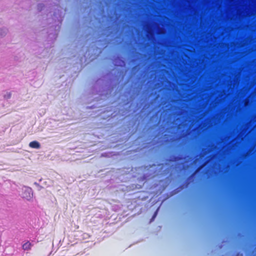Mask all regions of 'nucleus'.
Masks as SVG:
<instances>
[{
  "label": "nucleus",
  "instance_id": "423d86ee",
  "mask_svg": "<svg viewBox=\"0 0 256 256\" xmlns=\"http://www.w3.org/2000/svg\"><path fill=\"white\" fill-rule=\"evenodd\" d=\"M10 94H8V98H10Z\"/></svg>",
  "mask_w": 256,
  "mask_h": 256
},
{
  "label": "nucleus",
  "instance_id": "f257e3e1",
  "mask_svg": "<svg viewBox=\"0 0 256 256\" xmlns=\"http://www.w3.org/2000/svg\"><path fill=\"white\" fill-rule=\"evenodd\" d=\"M32 190L30 188H27L23 194V198L29 200L32 197Z\"/></svg>",
  "mask_w": 256,
  "mask_h": 256
},
{
  "label": "nucleus",
  "instance_id": "f03ea898",
  "mask_svg": "<svg viewBox=\"0 0 256 256\" xmlns=\"http://www.w3.org/2000/svg\"><path fill=\"white\" fill-rule=\"evenodd\" d=\"M29 146L32 148H40V144L36 141V140H34V141H32V142H31L30 144H29Z\"/></svg>",
  "mask_w": 256,
  "mask_h": 256
},
{
  "label": "nucleus",
  "instance_id": "39448f33",
  "mask_svg": "<svg viewBox=\"0 0 256 256\" xmlns=\"http://www.w3.org/2000/svg\"><path fill=\"white\" fill-rule=\"evenodd\" d=\"M115 66H125L126 65H121V64H120V65H114Z\"/></svg>",
  "mask_w": 256,
  "mask_h": 256
},
{
  "label": "nucleus",
  "instance_id": "0eeeda50",
  "mask_svg": "<svg viewBox=\"0 0 256 256\" xmlns=\"http://www.w3.org/2000/svg\"><path fill=\"white\" fill-rule=\"evenodd\" d=\"M198 170H199V168H198L197 170H196V172H198Z\"/></svg>",
  "mask_w": 256,
  "mask_h": 256
},
{
  "label": "nucleus",
  "instance_id": "7ed1b4c3",
  "mask_svg": "<svg viewBox=\"0 0 256 256\" xmlns=\"http://www.w3.org/2000/svg\"><path fill=\"white\" fill-rule=\"evenodd\" d=\"M32 246V244L28 241L22 245V248L24 250H30Z\"/></svg>",
  "mask_w": 256,
  "mask_h": 256
},
{
  "label": "nucleus",
  "instance_id": "20e7f679",
  "mask_svg": "<svg viewBox=\"0 0 256 256\" xmlns=\"http://www.w3.org/2000/svg\"><path fill=\"white\" fill-rule=\"evenodd\" d=\"M8 33V30L6 28H0V36L2 37H4Z\"/></svg>",
  "mask_w": 256,
  "mask_h": 256
}]
</instances>
